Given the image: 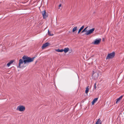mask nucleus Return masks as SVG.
I'll use <instances>...</instances> for the list:
<instances>
[{
	"label": "nucleus",
	"instance_id": "393cba45",
	"mask_svg": "<svg viewBox=\"0 0 124 124\" xmlns=\"http://www.w3.org/2000/svg\"><path fill=\"white\" fill-rule=\"evenodd\" d=\"M103 40H104V39H102Z\"/></svg>",
	"mask_w": 124,
	"mask_h": 124
},
{
	"label": "nucleus",
	"instance_id": "0eeeda50",
	"mask_svg": "<svg viewBox=\"0 0 124 124\" xmlns=\"http://www.w3.org/2000/svg\"><path fill=\"white\" fill-rule=\"evenodd\" d=\"M93 72L94 71H93V72L92 77H93L94 79H95L98 77L99 76V74L97 72H95L94 73Z\"/></svg>",
	"mask_w": 124,
	"mask_h": 124
},
{
	"label": "nucleus",
	"instance_id": "a878e982",
	"mask_svg": "<svg viewBox=\"0 0 124 124\" xmlns=\"http://www.w3.org/2000/svg\"><path fill=\"white\" fill-rule=\"evenodd\" d=\"M103 40H104V39H102Z\"/></svg>",
	"mask_w": 124,
	"mask_h": 124
},
{
	"label": "nucleus",
	"instance_id": "1a4fd4ad",
	"mask_svg": "<svg viewBox=\"0 0 124 124\" xmlns=\"http://www.w3.org/2000/svg\"><path fill=\"white\" fill-rule=\"evenodd\" d=\"M98 98V97L94 98L91 102L92 105H94V103L97 101Z\"/></svg>",
	"mask_w": 124,
	"mask_h": 124
},
{
	"label": "nucleus",
	"instance_id": "6e6552de",
	"mask_svg": "<svg viewBox=\"0 0 124 124\" xmlns=\"http://www.w3.org/2000/svg\"><path fill=\"white\" fill-rule=\"evenodd\" d=\"M50 44L49 43L47 42L44 44L42 46V49H44V48L50 45Z\"/></svg>",
	"mask_w": 124,
	"mask_h": 124
},
{
	"label": "nucleus",
	"instance_id": "aec40b11",
	"mask_svg": "<svg viewBox=\"0 0 124 124\" xmlns=\"http://www.w3.org/2000/svg\"><path fill=\"white\" fill-rule=\"evenodd\" d=\"M11 64H10V63L9 62L7 64V65L8 67L9 66H10Z\"/></svg>",
	"mask_w": 124,
	"mask_h": 124
},
{
	"label": "nucleus",
	"instance_id": "412c9836",
	"mask_svg": "<svg viewBox=\"0 0 124 124\" xmlns=\"http://www.w3.org/2000/svg\"><path fill=\"white\" fill-rule=\"evenodd\" d=\"M96 83H94V89H96Z\"/></svg>",
	"mask_w": 124,
	"mask_h": 124
},
{
	"label": "nucleus",
	"instance_id": "20e7f679",
	"mask_svg": "<svg viewBox=\"0 0 124 124\" xmlns=\"http://www.w3.org/2000/svg\"><path fill=\"white\" fill-rule=\"evenodd\" d=\"M101 38H97L95 39L92 43V44L95 45L99 44L101 41Z\"/></svg>",
	"mask_w": 124,
	"mask_h": 124
},
{
	"label": "nucleus",
	"instance_id": "5701e85b",
	"mask_svg": "<svg viewBox=\"0 0 124 124\" xmlns=\"http://www.w3.org/2000/svg\"><path fill=\"white\" fill-rule=\"evenodd\" d=\"M61 6H62L61 4H60L58 6H59V7H61Z\"/></svg>",
	"mask_w": 124,
	"mask_h": 124
},
{
	"label": "nucleus",
	"instance_id": "9d476101",
	"mask_svg": "<svg viewBox=\"0 0 124 124\" xmlns=\"http://www.w3.org/2000/svg\"><path fill=\"white\" fill-rule=\"evenodd\" d=\"M123 97V95H121L118 98H117L116 99V103L117 104L118 102H119L122 99Z\"/></svg>",
	"mask_w": 124,
	"mask_h": 124
},
{
	"label": "nucleus",
	"instance_id": "7ed1b4c3",
	"mask_svg": "<svg viewBox=\"0 0 124 124\" xmlns=\"http://www.w3.org/2000/svg\"><path fill=\"white\" fill-rule=\"evenodd\" d=\"M16 109L20 111L23 112L25 110V108L23 105H20L17 107Z\"/></svg>",
	"mask_w": 124,
	"mask_h": 124
},
{
	"label": "nucleus",
	"instance_id": "f03ea898",
	"mask_svg": "<svg viewBox=\"0 0 124 124\" xmlns=\"http://www.w3.org/2000/svg\"><path fill=\"white\" fill-rule=\"evenodd\" d=\"M115 55V52L113 51L112 53H109L108 54L106 58V60L110 59L113 58Z\"/></svg>",
	"mask_w": 124,
	"mask_h": 124
},
{
	"label": "nucleus",
	"instance_id": "a211bd4d",
	"mask_svg": "<svg viewBox=\"0 0 124 124\" xmlns=\"http://www.w3.org/2000/svg\"><path fill=\"white\" fill-rule=\"evenodd\" d=\"M84 25L82 26L79 29V30L80 31H81V30L83 29L84 28Z\"/></svg>",
	"mask_w": 124,
	"mask_h": 124
},
{
	"label": "nucleus",
	"instance_id": "4be33fe9",
	"mask_svg": "<svg viewBox=\"0 0 124 124\" xmlns=\"http://www.w3.org/2000/svg\"><path fill=\"white\" fill-rule=\"evenodd\" d=\"M80 32H81L80 31L78 30V34H79L80 33Z\"/></svg>",
	"mask_w": 124,
	"mask_h": 124
},
{
	"label": "nucleus",
	"instance_id": "9b49d317",
	"mask_svg": "<svg viewBox=\"0 0 124 124\" xmlns=\"http://www.w3.org/2000/svg\"><path fill=\"white\" fill-rule=\"evenodd\" d=\"M69 50V49L68 47H65L64 48V49H63V52L65 53H66Z\"/></svg>",
	"mask_w": 124,
	"mask_h": 124
},
{
	"label": "nucleus",
	"instance_id": "f3484780",
	"mask_svg": "<svg viewBox=\"0 0 124 124\" xmlns=\"http://www.w3.org/2000/svg\"><path fill=\"white\" fill-rule=\"evenodd\" d=\"M48 34L49 36H52L54 35L53 34H51V32L49 31V30H48Z\"/></svg>",
	"mask_w": 124,
	"mask_h": 124
},
{
	"label": "nucleus",
	"instance_id": "ddd939ff",
	"mask_svg": "<svg viewBox=\"0 0 124 124\" xmlns=\"http://www.w3.org/2000/svg\"><path fill=\"white\" fill-rule=\"evenodd\" d=\"M56 51L58 52H63V49H61L58 48L55 50Z\"/></svg>",
	"mask_w": 124,
	"mask_h": 124
},
{
	"label": "nucleus",
	"instance_id": "b1692460",
	"mask_svg": "<svg viewBox=\"0 0 124 124\" xmlns=\"http://www.w3.org/2000/svg\"><path fill=\"white\" fill-rule=\"evenodd\" d=\"M37 61H36V63Z\"/></svg>",
	"mask_w": 124,
	"mask_h": 124
},
{
	"label": "nucleus",
	"instance_id": "dca6fc26",
	"mask_svg": "<svg viewBox=\"0 0 124 124\" xmlns=\"http://www.w3.org/2000/svg\"><path fill=\"white\" fill-rule=\"evenodd\" d=\"M77 26H75L74 27L72 30V32H74L77 29Z\"/></svg>",
	"mask_w": 124,
	"mask_h": 124
},
{
	"label": "nucleus",
	"instance_id": "423d86ee",
	"mask_svg": "<svg viewBox=\"0 0 124 124\" xmlns=\"http://www.w3.org/2000/svg\"><path fill=\"white\" fill-rule=\"evenodd\" d=\"M41 13L43 16V19H45L47 17L48 15L47 13H46L45 10H44V11H42Z\"/></svg>",
	"mask_w": 124,
	"mask_h": 124
},
{
	"label": "nucleus",
	"instance_id": "f8f14e48",
	"mask_svg": "<svg viewBox=\"0 0 124 124\" xmlns=\"http://www.w3.org/2000/svg\"><path fill=\"white\" fill-rule=\"evenodd\" d=\"M95 124H102V122L100 118L98 119Z\"/></svg>",
	"mask_w": 124,
	"mask_h": 124
},
{
	"label": "nucleus",
	"instance_id": "4468645a",
	"mask_svg": "<svg viewBox=\"0 0 124 124\" xmlns=\"http://www.w3.org/2000/svg\"><path fill=\"white\" fill-rule=\"evenodd\" d=\"M88 27H86L81 32V33H82L85 32H86L87 31V28Z\"/></svg>",
	"mask_w": 124,
	"mask_h": 124
},
{
	"label": "nucleus",
	"instance_id": "39448f33",
	"mask_svg": "<svg viewBox=\"0 0 124 124\" xmlns=\"http://www.w3.org/2000/svg\"><path fill=\"white\" fill-rule=\"evenodd\" d=\"M95 28H93L88 30H87V32L85 33L84 34L87 35H90L93 32Z\"/></svg>",
	"mask_w": 124,
	"mask_h": 124
},
{
	"label": "nucleus",
	"instance_id": "2eb2a0df",
	"mask_svg": "<svg viewBox=\"0 0 124 124\" xmlns=\"http://www.w3.org/2000/svg\"><path fill=\"white\" fill-rule=\"evenodd\" d=\"M89 91V86H88L86 88V89L85 91V93L87 94Z\"/></svg>",
	"mask_w": 124,
	"mask_h": 124
},
{
	"label": "nucleus",
	"instance_id": "f257e3e1",
	"mask_svg": "<svg viewBox=\"0 0 124 124\" xmlns=\"http://www.w3.org/2000/svg\"><path fill=\"white\" fill-rule=\"evenodd\" d=\"M37 56V55H36L34 57L32 58L28 56L27 55H23L21 59H19L18 66H17V67L19 68L23 67H24L23 66H21L22 64L24 63V64H26L31 62L33 61L34 59Z\"/></svg>",
	"mask_w": 124,
	"mask_h": 124
},
{
	"label": "nucleus",
	"instance_id": "6ab92c4d",
	"mask_svg": "<svg viewBox=\"0 0 124 124\" xmlns=\"http://www.w3.org/2000/svg\"><path fill=\"white\" fill-rule=\"evenodd\" d=\"M15 61V60H11L9 62L11 64L13 63Z\"/></svg>",
	"mask_w": 124,
	"mask_h": 124
}]
</instances>
